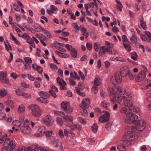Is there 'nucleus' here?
I'll use <instances>...</instances> for the list:
<instances>
[{"mask_svg":"<svg viewBox=\"0 0 151 151\" xmlns=\"http://www.w3.org/2000/svg\"><path fill=\"white\" fill-rule=\"evenodd\" d=\"M95 111L97 115H100L101 114V110L98 108H95Z\"/></svg>","mask_w":151,"mask_h":151,"instance_id":"61","label":"nucleus"},{"mask_svg":"<svg viewBox=\"0 0 151 151\" xmlns=\"http://www.w3.org/2000/svg\"><path fill=\"white\" fill-rule=\"evenodd\" d=\"M127 106H125L128 107L129 109L132 111V110L134 107V105L132 102L131 101L127 102Z\"/></svg>","mask_w":151,"mask_h":151,"instance_id":"43","label":"nucleus"},{"mask_svg":"<svg viewBox=\"0 0 151 151\" xmlns=\"http://www.w3.org/2000/svg\"><path fill=\"white\" fill-rule=\"evenodd\" d=\"M86 108L85 107L80 108L81 114L83 116H86L88 115V112L86 109Z\"/></svg>","mask_w":151,"mask_h":151,"instance_id":"25","label":"nucleus"},{"mask_svg":"<svg viewBox=\"0 0 151 151\" xmlns=\"http://www.w3.org/2000/svg\"><path fill=\"white\" fill-rule=\"evenodd\" d=\"M86 46L88 50H91L92 47V44L90 42H87L86 43Z\"/></svg>","mask_w":151,"mask_h":151,"instance_id":"57","label":"nucleus"},{"mask_svg":"<svg viewBox=\"0 0 151 151\" xmlns=\"http://www.w3.org/2000/svg\"><path fill=\"white\" fill-rule=\"evenodd\" d=\"M133 136L131 132L127 131L126 132L124 136V139L122 142L123 144L125 146L130 145L131 144V141L133 139Z\"/></svg>","mask_w":151,"mask_h":151,"instance_id":"5","label":"nucleus"},{"mask_svg":"<svg viewBox=\"0 0 151 151\" xmlns=\"http://www.w3.org/2000/svg\"><path fill=\"white\" fill-rule=\"evenodd\" d=\"M42 120L43 123L47 126H51L53 124L54 121L51 116L50 115L45 116Z\"/></svg>","mask_w":151,"mask_h":151,"instance_id":"8","label":"nucleus"},{"mask_svg":"<svg viewBox=\"0 0 151 151\" xmlns=\"http://www.w3.org/2000/svg\"><path fill=\"white\" fill-rule=\"evenodd\" d=\"M57 123L59 125H61L63 123V122L62 119L59 117H57L56 119Z\"/></svg>","mask_w":151,"mask_h":151,"instance_id":"51","label":"nucleus"},{"mask_svg":"<svg viewBox=\"0 0 151 151\" xmlns=\"http://www.w3.org/2000/svg\"><path fill=\"white\" fill-rule=\"evenodd\" d=\"M53 146L54 147L57 148L60 150H61L63 149L61 142V141L58 139H56L54 141Z\"/></svg>","mask_w":151,"mask_h":151,"instance_id":"16","label":"nucleus"},{"mask_svg":"<svg viewBox=\"0 0 151 151\" xmlns=\"http://www.w3.org/2000/svg\"><path fill=\"white\" fill-rule=\"evenodd\" d=\"M7 93V90L4 88L0 89V97H3L6 95Z\"/></svg>","mask_w":151,"mask_h":151,"instance_id":"28","label":"nucleus"},{"mask_svg":"<svg viewBox=\"0 0 151 151\" xmlns=\"http://www.w3.org/2000/svg\"><path fill=\"white\" fill-rule=\"evenodd\" d=\"M47 98H45L44 97L40 96L37 99V100L39 102L42 103L44 104L47 103L48 102V101L47 99Z\"/></svg>","mask_w":151,"mask_h":151,"instance_id":"20","label":"nucleus"},{"mask_svg":"<svg viewBox=\"0 0 151 151\" xmlns=\"http://www.w3.org/2000/svg\"><path fill=\"white\" fill-rule=\"evenodd\" d=\"M144 125V124L142 125H139V126H132L131 128V131H129L132 132V134L134 136L133 132H137L141 131L145 127L144 126H143Z\"/></svg>","mask_w":151,"mask_h":151,"instance_id":"13","label":"nucleus"},{"mask_svg":"<svg viewBox=\"0 0 151 151\" xmlns=\"http://www.w3.org/2000/svg\"><path fill=\"white\" fill-rule=\"evenodd\" d=\"M94 83L96 86L99 85L101 83L100 79L97 77L96 78L94 81Z\"/></svg>","mask_w":151,"mask_h":151,"instance_id":"47","label":"nucleus"},{"mask_svg":"<svg viewBox=\"0 0 151 151\" xmlns=\"http://www.w3.org/2000/svg\"><path fill=\"white\" fill-rule=\"evenodd\" d=\"M50 68L52 70H55L58 69L57 66L52 63H50Z\"/></svg>","mask_w":151,"mask_h":151,"instance_id":"56","label":"nucleus"},{"mask_svg":"<svg viewBox=\"0 0 151 151\" xmlns=\"http://www.w3.org/2000/svg\"><path fill=\"white\" fill-rule=\"evenodd\" d=\"M56 81L57 83L60 86V89L61 90L66 89L65 87L67 85V84L65 81L62 78H60L59 77H58L56 78Z\"/></svg>","mask_w":151,"mask_h":151,"instance_id":"11","label":"nucleus"},{"mask_svg":"<svg viewBox=\"0 0 151 151\" xmlns=\"http://www.w3.org/2000/svg\"><path fill=\"white\" fill-rule=\"evenodd\" d=\"M28 108L31 110L32 115L35 117L40 116L42 114V111L40 110V107L36 104H31L28 106Z\"/></svg>","mask_w":151,"mask_h":151,"instance_id":"4","label":"nucleus"},{"mask_svg":"<svg viewBox=\"0 0 151 151\" xmlns=\"http://www.w3.org/2000/svg\"><path fill=\"white\" fill-rule=\"evenodd\" d=\"M65 47L69 51H71L73 49L72 46L69 44L65 45Z\"/></svg>","mask_w":151,"mask_h":151,"instance_id":"63","label":"nucleus"},{"mask_svg":"<svg viewBox=\"0 0 151 151\" xmlns=\"http://www.w3.org/2000/svg\"><path fill=\"white\" fill-rule=\"evenodd\" d=\"M70 105L69 103L67 102H63L61 104V108L64 110L66 108L67 106H69Z\"/></svg>","mask_w":151,"mask_h":151,"instance_id":"31","label":"nucleus"},{"mask_svg":"<svg viewBox=\"0 0 151 151\" xmlns=\"http://www.w3.org/2000/svg\"><path fill=\"white\" fill-rule=\"evenodd\" d=\"M109 112L106 111L105 113L99 118V121L101 123L106 122L108 121L109 119Z\"/></svg>","mask_w":151,"mask_h":151,"instance_id":"9","label":"nucleus"},{"mask_svg":"<svg viewBox=\"0 0 151 151\" xmlns=\"http://www.w3.org/2000/svg\"><path fill=\"white\" fill-rule=\"evenodd\" d=\"M98 126L96 123L94 124L92 127V131L94 133H96L98 130Z\"/></svg>","mask_w":151,"mask_h":151,"instance_id":"44","label":"nucleus"},{"mask_svg":"<svg viewBox=\"0 0 151 151\" xmlns=\"http://www.w3.org/2000/svg\"><path fill=\"white\" fill-rule=\"evenodd\" d=\"M6 104L9 106L12 109L14 108V102L11 100H8L6 102Z\"/></svg>","mask_w":151,"mask_h":151,"instance_id":"36","label":"nucleus"},{"mask_svg":"<svg viewBox=\"0 0 151 151\" xmlns=\"http://www.w3.org/2000/svg\"><path fill=\"white\" fill-rule=\"evenodd\" d=\"M30 123L29 121L27 120L25 121L23 126L21 127L20 128V130L22 133L28 134L30 132L31 129L29 127Z\"/></svg>","mask_w":151,"mask_h":151,"instance_id":"6","label":"nucleus"},{"mask_svg":"<svg viewBox=\"0 0 151 151\" xmlns=\"http://www.w3.org/2000/svg\"><path fill=\"white\" fill-rule=\"evenodd\" d=\"M116 1L118 4L116 5L117 9L119 11L121 12L122 11V9L123 8V6L122 4L119 1L116 0Z\"/></svg>","mask_w":151,"mask_h":151,"instance_id":"30","label":"nucleus"},{"mask_svg":"<svg viewBox=\"0 0 151 151\" xmlns=\"http://www.w3.org/2000/svg\"><path fill=\"white\" fill-rule=\"evenodd\" d=\"M117 148L119 151H125L126 150V149L125 147L122 145H119L117 146Z\"/></svg>","mask_w":151,"mask_h":151,"instance_id":"53","label":"nucleus"},{"mask_svg":"<svg viewBox=\"0 0 151 151\" xmlns=\"http://www.w3.org/2000/svg\"><path fill=\"white\" fill-rule=\"evenodd\" d=\"M129 72V69L127 66H124L121 68L120 73L122 76L125 77Z\"/></svg>","mask_w":151,"mask_h":151,"instance_id":"14","label":"nucleus"},{"mask_svg":"<svg viewBox=\"0 0 151 151\" xmlns=\"http://www.w3.org/2000/svg\"><path fill=\"white\" fill-rule=\"evenodd\" d=\"M107 47L106 48L104 46H102L99 51V54L100 55H102L105 54L106 52Z\"/></svg>","mask_w":151,"mask_h":151,"instance_id":"24","label":"nucleus"},{"mask_svg":"<svg viewBox=\"0 0 151 151\" xmlns=\"http://www.w3.org/2000/svg\"><path fill=\"white\" fill-rule=\"evenodd\" d=\"M34 29L35 30V31H36L38 32H40L41 31H42L43 28L41 27H37V26H35L34 27Z\"/></svg>","mask_w":151,"mask_h":151,"instance_id":"58","label":"nucleus"},{"mask_svg":"<svg viewBox=\"0 0 151 151\" xmlns=\"http://www.w3.org/2000/svg\"><path fill=\"white\" fill-rule=\"evenodd\" d=\"M58 134L60 137L62 138L63 137L64 134L62 130L60 129L59 130Z\"/></svg>","mask_w":151,"mask_h":151,"instance_id":"64","label":"nucleus"},{"mask_svg":"<svg viewBox=\"0 0 151 151\" xmlns=\"http://www.w3.org/2000/svg\"><path fill=\"white\" fill-rule=\"evenodd\" d=\"M77 120L78 122L84 125L86 124V120L81 117H78L77 118Z\"/></svg>","mask_w":151,"mask_h":151,"instance_id":"39","label":"nucleus"},{"mask_svg":"<svg viewBox=\"0 0 151 151\" xmlns=\"http://www.w3.org/2000/svg\"><path fill=\"white\" fill-rule=\"evenodd\" d=\"M30 37L29 36V35L27 33H24L22 35V37L24 40H28Z\"/></svg>","mask_w":151,"mask_h":151,"instance_id":"60","label":"nucleus"},{"mask_svg":"<svg viewBox=\"0 0 151 151\" xmlns=\"http://www.w3.org/2000/svg\"><path fill=\"white\" fill-rule=\"evenodd\" d=\"M73 110V108L71 107L70 105L69 106H67V107L64 109V111H65V112L68 113L70 114L71 113Z\"/></svg>","mask_w":151,"mask_h":151,"instance_id":"42","label":"nucleus"},{"mask_svg":"<svg viewBox=\"0 0 151 151\" xmlns=\"http://www.w3.org/2000/svg\"><path fill=\"white\" fill-rule=\"evenodd\" d=\"M131 41L133 43H135L137 41V37L134 35H133L130 38Z\"/></svg>","mask_w":151,"mask_h":151,"instance_id":"50","label":"nucleus"},{"mask_svg":"<svg viewBox=\"0 0 151 151\" xmlns=\"http://www.w3.org/2000/svg\"><path fill=\"white\" fill-rule=\"evenodd\" d=\"M45 127L42 126L39 127L37 131L35 134L36 137H40L42 136L45 132Z\"/></svg>","mask_w":151,"mask_h":151,"instance_id":"15","label":"nucleus"},{"mask_svg":"<svg viewBox=\"0 0 151 151\" xmlns=\"http://www.w3.org/2000/svg\"><path fill=\"white\" fill-rule=\"evenodd\" d=\"M131 58L134 60H137L138 57L137 53L135 52H132L131 53Z\"/></svg>","mask_w":151,"mask_h":151,"instance_id":"32","label":"nucleus"},{"mask_svg":"<svg viewBox=\"0 0 151 151\" xmlns=\"http://www.w3.org/2000/svg\"><path fill=\"white\" fill-rule=\"evenodd\" d=\"M107 90L110 96L116 94L117 95H114L113 99H111V102H115L116 101H117L120 104L125 106L128 105L127 102L132 99V96L126 97L124 96H121L119 95H122L125 93L124 90L120 87H116L112 88L108 87Z\"/></svg>","mask_w":151,"mask_h":151,"instance_id":"1","label":"nucleus"},{"mask_svg":"<svg viewBox=\"0 0 151 151\" xmlns=\"http://www.w3.org/2000/svg\"><path fill=\"white\" fill-rule=\"evenodd\" d=\"M54 112L55 115L57 116H63L64 114V113L63 112L57 110L54 111Z\"/></svg>","mask_w":151,"mask_h":151,"instance_id":"49","label":"nucleus"},{"mask_svg":"<svg viewBox=\"0 0 151 151\" xmlns=\"http://www.w3.org/2000/svg\"><path fill=\"white\" fill-rule=\"evenodd\" d=\"M146 76V73L145 71L141 70L135 78V80L137 82H140L145 78Z\"/></svg>","mask_w":151,"mask_h":151,"instance_id":"10","label":"nucleus"},{"mask_svg":"<svg viewBox=\"0 0 151 151\" xmlns=\"http://www.w3.org/2000/svg\"><path fill=\"white\" fill-rule=\"evenodd\" d=\"M106 52H108L111 54L116 55L117 54L118 52L114 49H112L110 48V47H107Z\"/></svg>","mask_w":151,"mask_h":151,"instance_id":"33","label":"nucleus"},{"mask_svg":"<svg viewBox=\"0 0 151 151\" xmlns=\"http://www.w3.org/2000/svg\"><path fill=\"white\" fill-rule=\"evenodd\" d=\"M26 42L30 45L31 46L33 47H35V45L34 40L32 39L30 37L28 40H26Z\"/></svg>","mask_w":151,"mask_h":151,"instance_id":"34","label":"nucleus"},{"mask_svg":"<svg viewBox=\"0 0 151 151\" xmlns=\"http://www.w3.org/2000/svg\"><path fill=\"white\" fill-rule=\"evenodd\" d=\"M122 77L118 73H116L114 76L111 78L110 81L113 84L116 85L121 83L122 80Z\"/></svg>","mask_w":151,"mask_h":151,"instance_id":"7","label":"nucleus"},{"mask_svg":"<svg viewBox=\"0 0 151 151\" xmlns=\"http://www.w3.org/2000/svg\"><path fill=\"white\" fill-rule=\"evenodd\" d=\"M21 96L27 99H29L31 98V96L30 94L24 92H23L22 93V95Z\"/></svg>","mask_w":151,"mask_h":151,"instance_id":"40","label":"nucleus"},{"mask_svg":"<svg viewBox=\"0 0 151 151\" xmlns=\"http://www.w3.org/2000/svg\"><path fill=\"white\" fill-rule=\"evenodd\" d=\"M123 45L125 49L127 52H129L131 51V47L129 45L125 44L124 43H123Z\"/></svg>","mask_w":151,"mask_h":151,"instance_id":"48","label":"nucleus"},{"mask_svg":"<svg viewBox=\"0 0 151 151\" xmlns=\"http://www.w3.org/2000/svg\"><path fill=\"white\" fill-rule=\"evenodd\" d=\"M140 25L142 29L145 30H146L147 29L146 22H144L143 19L140 21Z\"/></svg>","mask_w":151,"mask_h":151,"instance_id":"46","label":"nucleus"},{"mask_svg":"<svg viewBox=\"0 0 151 151\" xmlns=\"http://www.w3.org/2000/svg\"><path fill=\"white\" fill-rule=\"evenodd\" d=\"M43 33L48 38H51L52 37L50 34L46 30L43 28L42 31Z\"/></svg>","mask_w":151,"mask_h":151,"instance_id":"41","label":"nucleus"},{"mask_svg":"<svg viewBox=\"0 0 151 151\" xmlns=\"http://www.w3.org/2000/svg\"><path fill=\"white\" fill-rule=\"evenodd\" d=\"M21 85L23 87L26 88H28L29 86V85L27 84L24 82H22Z\"/></svg>","mask_w":151,"mask_h":151,"instance_id":"62","label":"nucleus"},{"mask_svg":"<svg viewBox=\"0 0 151 151\" xmlns=\"http://www.w3.org/2000/svg\"><path fill=\"white\" fill-rule=\"evenodd\" d=\"M70 76L71 78H73L74 79H77L79 80L80 79V77L78 76L77 73L75 72H74L73 74L72 72L70 73Z\"/></svg>","mask_w":151,"mask_h":151,"instance_id":"26","label":"nucleus"},{"mask_svg":"<svg viewBox=\"0 0 151 151\" xmlns=\"http://www.w3.org/2000/svg\"><path fill=\"white\" fill-rule=\"evenodd\" d=\"M101 106L104 108H107L109 107L110 104L107 101L104 100L101 102Z\"/></svg>","mask_w":151,"mask_h":151,"instance_id":"27","label":"nucleus"},{"mask_svg":"<svg viewBox=\"0 0 151 151\" xmlns=\"http://www.w3.org/2000/svg\"><path fill=\"white\" fill-rule=\"evenodd\" d=\"M55 52L60 57L62 58H67L68 56V55L61 52L57 50L55 51Z\"/></svg>","mask_w":151,"mask_h":151,"instance_id":"37","label":"nucleus"},{"mask_svg":"<svg viewBox=\"0 0 151 151\" xmlns=\"http://www.w3.org/2000/svg\"><path fill=\"white\" fill-rule=\"evenodd\" d=\"M86 9H88L91 7L93 8L95 6L94 3L91 2L89 4H85Z\"/></svg>","mask_w":151,"mask_h":151,"instance_id":"38","label":"nucleus"},{"mask_svg":"<svg viewBox=\"0 0 151 151\" xmlns=\"http://www.w3.org/2000/svg\"><path fill=\"white\" fill-rule=\"evenodd\" d=\"M72 26L75 29L77 30H79V26L76 23H73L72 24Z\"/></svg>","mask_w":151,"mask_h":151,"instance_id":"59","label":"nucleus"},{"mask_svg":"<svg viewBox=\"0 0 151 151\" xmlns=\"http://www.w3.org/2000/svg\"><path fill=\"white\" fill-rule=\"evenodd\" d=\"M7 137L6 134H4L2 136H0V144L4 142V146H8L12 148L16 146V144L13 141L11 140L9 138H7Z\"/></svg>","mask_w":151,"mask_h":151,"instance_id":"3","label":"nucleus"},{"mask_svg":"<svg viewBox=\"0 0 151 151\" xmlns=\"http://www.w3.org/2000/svg\"><path fill=\"white\" fill-rule=\"evenodd\" d=\"M4 147L2 149L1 151H7L8 149H9V150L10 151H18L19 150H20L21 148H20L19 149H18V150H14V149L15 148V146H14V147L12 148V147H9V146H4Z\"/></svg>","mask_w":151,"mask_h":151,"instance_id":"21","label":"nucleus"},{"mask_svg":"<svg viewBox=\"0 0 151 151\" xmlns=\"http://www.w3.org/2000/svg\"><path fill=\"white\" fill-rule=\"evenodd\" d=\"M91 91L93 93L96 94L98 92V87L96 86H93L91 88Z\"/></svg>","mask_w":151,"mask_h":151,"instance_id":"54","label":"nucleus"},{"mask_svg":"<svg viewBox=\"0 0 151 151\" xmlns=\"http://www.w3.org/2000/svg\"><path fill=\"white\" fill-rule=\"evenodd\" d=\"M64 134L65 136L69 137H74L75 136L73 132L67 129H64Z\"/></svg>","mask_w":151,"mask_h":151,"instance_id":"19","label":"nucleus"},{"mask_svg":"<svg viewBox=\"0 0 151 151\" xmlns=\"http://www.w3.org/2000/svg\"><path fill=\"white\" fill-rule=\"evenodd\" d=\"M18 111L20 113H22L24 112L25 110V107L24 105L21 104L19 106L17 109Z\"/></svg>","mask_w":151,"mask_h":151,"instance_id":"29","label":"nucleus"},{"mask_svg":"<svg viewBox=\"0 0 151 151\" xmlns=\"http://www.w3.org/2000/svg\"><path fill=\"white\" fill-rule=\"evenodd\" d=\"M63 118L65 121L67 122H71L73 120V118L72 116L66 115L63 116Z\"/></svg>","mask_w":151,"mask_h":151,"instance_id":"22","label":"nucleus"},{"mask_svg":"<svg viewBox=\"0 0 151 151\" xmlns=\"http://www.w3.org/2000/svg\"><path fill=\"white\" fill-rule=\"evenodd\" d=\"M69 127L71 129H77L79 131H80L81 129V127L79 124L71 125L69 126Z\"/></svg>","mask_w":151,"mask_h":151,"instance_id":"35","label":"nucleus"},{"mask_svg":"<svg viewBox=\"0 0 151 151\" xmlns=\"http://www.w3.org/2000/svg\"><path fill=\"white\" fill-rule=\"evenodd\" d=\"M13 124L17 127H19L21 124L20 122L18 120L13 121L12 122Z\"/></svg>","mask_w":151,"mask_h":151,"instance_id":"52","label":"nucleus"},{"mask_svg":"<svg viewBox=\"0 0 151 151\" xmlns=\"http://www.w3.org/2000/svg\"><path fill=\"white\" fill-rule=\"evenodd\" d=\"M82 83H79L77 87L75 88L76 91L77 93L81 96L83 97L85 96V94L83 92H81V90H82L83 88H81Z\"/></svg>","mask_w":151,"mask_h":151,"instance_id":"18","label":"nucleus"},{"mask_svg":"<svg viewBox=\"0 0 151 151\" xmlns=\"http://www.w3.org/2000/svg\"><path fill=\"white\" fill-rule=\"evenodd\" d=\"M6 74L2 71L0 72V81L3 83L8 84L9 80L6 77Z\"/></svg>","mask_w":151,"mask_h":151,"instance_id":"12","label":"nucleus"},{"mask_svg":"<svg viewBox=\"0 0 151 151\" xmlns=\"http://www.w3.org/2000/svg\"><path fill=\"white\" fill-rule=\"evenodd\" d=\"M71 54L72 56L74 58H76L77 57V53L76 50L73 48L70 51Z\"/></svg>","mask_w":151,"mask_h":151,"instance_id":"45","label":"nucleus"},{"mask_svg":"<svg viewBox=\"0 0 151 151\" xmlns=\"http://www.w3.org/2000/svg\"><path fill=\"white\" fill-rule=\"evenodd\" d=\"M38 94L40 96L44 97L45 98H49L50 96L48 93L46 92L43 91H40L38 92Z\"/></svg>","mask_w":151,"mask_h":151,"instance_id":"23","label":"nucleus"},{"mask_svg":"<svg viewBox=\"0 0 151 151\" xmlns=\"http://www.w3.org/2000/svg\"><path fill=\"white\" fill-rule=\"evenodd\" d=\"M127 118L125 120L126 123L128 124H132L135 125H142L144 124V121L138 120V116L134 113H129L126 115Z\"/></svg>","mask_w":151,"mask_h":151,"instance_id":"2","label":"nucleus"},{"mask_svg":"<svg viewBox=\"0 0 151 151\" xmlns=\"http://www.w3.org/2000/svg\"><path fill=\"white\" fill-rule=\"evenodd\" d=\"M24 60L26 63L27 64H29L28 63H32V62L31 59L29 57H25L24 58Z\"/></svg>","mask_w":151,"mask_h":151,"instance_id":"55","label":"nucleus"},{"mask_svg":"<svg viewBox=\"0 0 151 151\" xmlns=\"http://www.w3.org/2000/svg\"><path fill=\"white\" fill-rule=\"evenodd\" d=\"M90 103V101L89 99L88 98H84L83 99L81 103L80 104V108L87 107Z\"/></svg>","mask_w":151,"mask_h":151,"instance_id":"17","label":"nucleus"}]
</instances>
